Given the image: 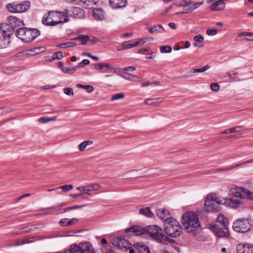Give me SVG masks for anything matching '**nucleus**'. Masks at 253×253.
Returning a JSON list of instances; mask_svg holds the SVG:
<instances>
[{
  "instance_id": "nucleus-1",
  "label": "nucleus",
  "mask_w": 253,
  "mask_h": 253,
  "mask_svg": "<svg viewBox=\"0 0 253 253\" xmlns=\"http://www.w3.org/2000/svg\"><path fill=\"white\" fill-rule=\"evenodd\" d=\"M220 204L226 205L232 208H237L240 206V202L233 198H220L215 194H210L205 200V209L207 211H217Z\"/></svg>"
},
{
  "instance_id": "nucleus-2",
  "label": "nucleus",
  "mask_w": 253,
  "mask_h": 253,
  "mask_svg": "<svg viewBox=\"0 0 253 253\" xmlns=\"http://www.w3.org/2000/svg\"><path fill=\"white\" fill-rule=\"evenodd\" d=\"M182 223L187 232L198 230L200 225L197 215L193 212H187L183 214Z\"/></svg>"
},
{
  "instance_id": "nucleus-3",
  "label": "nucleus",
  "mask_w": 253,
  "mask_h": 253,
  "mask_svg": "<svg viewBox=\"0 0 253 253\" xmlns=\"http://www.w3.org/2000/svg\"><path fill=\"white\" fill-rule=\"evenodd\" d=\"M211 230L219 237H223L229 235L227 219L223 215H219L214 225L211 226Z\"/></svg>"
},
{
  "instance_id": "nucleus-4",
  "label": "nucleus",
  "mask_w": 253,
  "mask_h": 253,
  "mask_svg": "<svg viewBox=\"0 0 253 253\" xmlns=\"http://www.w3.org/2000/svg\"><path fill=\"white\" fill-rule=\"evenodd\" d=\"M146 233H147L154 240L159 242L164 243L165 242L173 243L174 240L169 238L163 233V230L159 226L157 225H150L146 228Z\"/></svg>"
},
{
  "instance_id": "nucleus-5",
  "label": "nucleus",
  "mask_w": 253,
  "mask_h": 253,
  "mask_svg": "<svg viewBox=\"0 0 253 253\" xmlns=\"http://www.w3.org/2000/svg\"><path fill=\"white\" fill-rule=\"evenodd\" d=\"M40 34V31L36 29L21 27L16 31V36L25 42H29L34 40Z\"/></svg>"
},
{
  "instance_id": "nucleus-6",
  "label": "nucleus",
  "mask_w": 253,
  "mask_h": 253,
  "mask_svg": "<svg viewBox=\"0 0 253 253\" xmlns=\"http://www.w3.org/2000/svg\"><path fill=\"white\" fill-rule=\"evenodd\" d=\"M164 229L167 235L171 237H177L182 233V229L178 221L174 218L168 219L164 223Z\"/></svg>"
},
{
  "instance_id": "nucleus-7",
  "label": "nucleus",
  "mask_w": 253,
  "mask_h": 253,
  "mask_svg": "<svg viewBox=\"0 0 253 253\" xmlns=\"http://www.w3.org/2000/svg\"><path fill=\"white\" fill-rule=\"evenodd\" d=\"M95 253L92 245L89 243H80L79 245L73 244L65 253Z\"/></svg>"
},
{
  "instance_id": "nucleus-8",
  "label": "nucleus",
  "mask_w": 253,
  "mask_h": 253,
  "mask_svg": "<svg viewBox=\"0 0 253 253\" xmlns=\"http://www.w3.org/2000/svg\"><path fill=\"white\" fill-rule=\"evenodd\" d=\"M252 225L249 219L241 218L236 220L233 225V229L237 232L245 233L251 229Z\"/></svg>"
},
{
  "instance_id": "nucleus-9",
  "label": "nucleus",
  "mask_w": 253,
  "mask_h": 253,
  "mask_svg": "<svg viewBox=\"0 0 253 253\" xmlns=\"http://www.w3.org/2000/svg\"><path fill=\"white\" fill-rule=\"evenodd\" d=\"M30 6V2L26 0L20 3H9L6 5L8 10L12 13H22L27 10Z\"/></svg>"
},
{
  "instance_id": "nucleus-10",
  "label": "nucleus",
  "mask_w": 253,
  "mask_h": 253,
  "mask_svg": "<svg viewBox=\"0 0 253 253\" xmlns=\"http://www.w3.org/2000/svg\"><path fill=\"white\" fill-rule=\"evenodd\" d=\"M228 188L235 190V192H232V195L237 198H245L250 200H253V193L244 188L238 187L236 185L229 186Z\"/></svg>"
},
{
  "instance_id": "nucleus-11",
  "label": "nucleus",
  "mask_w": 253,
  "mask_h": 253,
  "mask_svg": "<svg viewBox=\"0 0 253 253\" xmlns=\"http://www.w3.org/2000/svg\"><path fill=\"white\" fill-rule=\"evenodd\" d=\"M112 243L115 247L123 251H127L131 246V244L122 236L115 238L112 240Z\"/></svg>"
},
{
  "instance_id": "nucleus-12",
  "label": "nucleus",
  "mask_w": 253,
  "mask_h": 253,
  "mask_svg": "<svg viewBox=\"0 0 253 253\" xmlns=\"http://www.w3.org/2000/svg\"><path fill=\"white\" fill-rule=\"evenodd\" d=\"M12 35L11 31L4 29L0 26V48L5 47L9 43V38Z\"/></svg>"
},
{
  "instance_id": "nucleus-13",
  "label": "nucleus",
  "mask_w": 253,
  "mask_h": 253,
  "mask_svg": "<svg viewBox=\"0 0 253 253\" xmlns=\"http://www.w3.org/2000/svg\"><path fill=\"white\" fill-rule=\"evenodd\" d=\"M61 15H62L63 17H65L63 21L54 20L45 14L42 19V23L47 26H55L60 23L67 22L69 21V18L67 14H61Z\"/></svg>"
},
{
  "instance_id": "nucleus-14",
  "label": "nucleus",
  "mask_w": 253,
  "mask_h": 253,
  "mask_svg": "<svg viewBox=\"0 0 253 253\" xmlns=\"http://www.w3.org/2000/svg\"><path fill=\"white\" fill-rule=\"evenodd\" d=\"M126 232L130 235L139 236L146 233V228L139 226H133L126 230Z\"/></svg>"
},
{
  "instance_id": "nucleus-15",
  "label": "nucleus",
  "mask_w": 253,
  "mask_h": 253,
  "mask_svg": "<svg viewBox=\"0 0 253 253\" xmlns=\"http://www.w3.org/2000/svg\"><path fill=\"white\" fill-rule=\"evenodd\" d=\"M101 186L97 183H91L84 186V192L82 194L84 195H90L91 192L95 190L100 189Z\"/></svg>"
},
{
  "instance_id": "nucleus-16",
  "label": "nucleus",
  "mask_w": 253,
  "mask_h": 253,
  "mask_svg": "<svg viewBox=\"0 0 253 253\" xmlns=\"http://www.w3.org/2000/svg\"><path fill=\"white\" fill-rule=\"evenodd\" d=\"M157 216L161 219L164 221V223L167 222L168 219H171L170 215L168 211L164 209H158L156 211Z\"/></svg>"
},
{
  "instance_id": "nucleus-17",
  "label": "nucleus",
  "mask_w": 253,
  "mask_h": 253,
  "mask_svg": "<svg viewBox=\"0 0 253 253\" xmlns=\"http://www.w3.org/2000/svg\"><path fill=\"white\" fill-rule=\"evenodd\" d=\"M238 253H253V246L249 244L239 245L237 247Z\"/></svg>"
},
{
  "instance_id": "nucleus-18",
  "label": "nucleus",
  "mask_w": 253,
  "mask_h": 253,
  "mask_svg": "<svg viewBox=\"0 0 253 253\" xmlns=\"http://www.w3.org/2000/svg\"><path fill=\"white\" fill-rule=\"evenodd\" d=\"M127 0H109V3L113 8L118 9L126 6Z\"/></svg>"
},
{
  "instance_id": "nucleus-19",
  "label": "nucleus",
  "mask_w": 253,
  "mask_h": 253,
  "mask_svg": "<svg viewBox=\"0 0 253 253\" xmlns=\"http://www.w3.org/2000/svg\"><path fill=\"white\" fill-rule=\"evenodd\" d=\"M225 6L223 0H218L214 2L211 6V9L212 11H219L223 10Z\"/></svg>"
},
{
  "instance_id": "nucleus-20",
  "label": "nucleus",
  "mask_w": 253,
  "mask_h": 253,
  "mask_svg": "<svg viewBox=\"0 0 253 253\" xmlns=\"http://www.w3.org/2000/svg\"><path fill=\"white\" fill-rule=\"evenodd\" d=\"M141 169H134L131 171L127 172L124 174V176L126 179L136 178L142 176L139 173V172L141 171Z\"/></svg>"
},
{
  "instance_id": "nucleus-21",
  "label": "nucleus",
  "mask_w": 253,
  "mask_h": 253,
  "mask_svg": "<svg viewBox=\"0 0 253 253\" xmlns=\"http://www.w3.org/2000/svg\"><path fill=\"white\" fill-rule=\"evenodd\" d=\"M134 247L137 249V253H150L148 247L142 243H136Z\"/></svg>"
},
{
  "instance_id": "nucleus-22",
  "label": "nucleus",
  "mask_w": 253,
  "mask_h": 253,
  "mask_svg": "<svg viewBox=\"0 0 253 253\" xmlns=\"http://www.w3.org/2000/svg\"><path fill=\"white\" fill-rule=\"evenodd\" d=\"M204 37L201 35L199 34L196 36L194 38L195 43H194V47H202L204 46Z\"/></svg>"
},
{
  "instance_id": "nucleus-23",
  "label": "nucleus",
  "mask_w": 253,
  "mask_h": 253,
  "mask_svg": "<svg viewBox=\"0 0 253 253\" xmlns=\"http://www.w3.org/2000/svg\"><path fill=\"white\" fill-rule=\"evenodd\" d=\"M104 11L100 8L94 9L93 10V16L96 20H101L104 18Z\"/></svg>"
},
{
  "instance_id": "nucleus-24",
  "label": "nucleus",
  "mask_w": 253,
  "mask_h": 253,
  "mask_svg": "<svg viewBox=\"0 0 253 253\" xmlns=\"http://www.w3.org/2000/svg\"><path fill=\"white\" fill-rule=\"evenodd\" d=\"M60 69L64 73L67 74H73L76 71V68L74 66L71 67H65L63 64L61 63H59Z\"/></svg>"
},
{
  "instance_id": "nucleus-25",
  "label": "nucleus",
  "mask_w": 253,
  "mask_h": 253,
  "mask_svg": "<svg viewBox=\"0 0 253 253\" xmlns=\"http://www.w3.org/2000/svg\"><path fill=\"white\" fill-rule=\"evenodd\" d=\"M151 33H163L164 31V28L160 25H154L148 28Z\"/></svg>"
},
{
  "instance_id": "nucleus-26",
  "label": "nucleus",
  "mask_w": 253,
  "mask_h": 253,
  "mask_svg": "<svg viewBox=\"0 0 253 253\" xmlns=\"http://www.w3.org/2000/svg\"><path fill=\"white\" fill-rule=\"evenodd\" d=\"M74 40H80L81 44L83 45L86 44L88 41L90 40V37L88 36L80 35L78 37L73 39Z\"/></svg>"
},
{
  "instance_id": "nucleus-27",
  "label": "nucleus",
  "mask_w": 253,
  "mask_h": 253,
  "mask_svg": "<svg viewBox=\"0 0 253 253\" xmlns=\"http://www.w3.org/2000/svg\"><path fill=\"white\" fill-rule=\"evenodd\" d=\"M139 213L147 217H152L154 215L149 208L140 209L139 210Z\"/></svg>"
},
{
  "instance_id": "nucleus-28",
  "label": "nucleus",
  "mask_w": 253,
  "mask_h": 253,
  "mask_svg": "<svg viewBox=\"0 0 253 253\" xmlns=\"http://www.w3.org/2000/svg\"><path fill=\"white\" fill-rule=\"evenodd\" d=\"M124 75H122V77L126 80L135 82L139 81L140 78L136 76L128 74L127 73H124Z\"/></svg>"
},
{
  "instance_id": "nucleus-29",
  "label": "nucleus",
  "mask_w": 253,
  "mask_h": 253,
  "mask_svg": "<svg viewBox=\"0 0 253 253\" xmlns=\"http://www.w3.org/2000/svg\"><path fill=\"white\" fill-rule=\"evenodd\" d=\"M253 163V158L251 159L250 160H249L248 161H244L243 162H241V163L236 164V165H235V166H234L233 167H229V168H226L225 169H220V170H221V171H222V170L228 171V170H231V169H234L235 168H237L238 167H239L240 166H242V165H246V164H249V163Z\"/></svg>"
},
{
  "instance_id": "nucleus-30",
  "label": "nucleus",
  "mask_w": 253,
  "mask_h": 253,
  "mask_svg": "<svg viewBox=\"0 0 253 253\" xmlns=\"http://www.w3.org/2000/svg\"><path fill=\"white\" fill-rule=\"evenodd\" d=\"M242 126H236L235 127L226 129L222 132V134H228L230 133H235L241 132Z\"/></svg>"
},
{
  "instance_id": "nucleus-31",
  "label": "nucleus",
  "mask_w": 253,
  "mask_h": 253,
  "mask_svg": "<svg viewBox=\"0 0 253 253\" xmlns=\"http://www.w3.org/2000/svg\"><path fill=\"white\" fill-rule=\"evenodd\" d=\"M56 119V116L52 117H41L38 119V121L39 123L42 124L46 123L48 122L54 121Z\"/></svg>"
},
{
  "instance_id": "nucleus-32",
  "label": "nucleus",
  "mask_w": 253,
  "mask_h": 253,
  "mask_svg": "<svg viewBox=\"0 0 253 253\" xmlns=\"http://www.w3.org/2000/svg\"><path fill=\"white\" fill-rule=\"evenodd\" d=\"M74 17H79L83 15V11L80 7H73L71 10Z\"/></svg>"
},
{
  "instance_id": "nucleus-33",
  "label": "nucleus",
  "mask_w": 253,
  "mask_h": 253,
  "mask_svg": "<svg viewBox=\"0 0 253 253\" xmlns=\"http://www.w3.org/2000/svg\"><path fill=\"white\" fill-rule=\"evenodd\" d=\"M61 14L65 13L60 12H58L57 11H49L47 15L50 17L52 18L53 19L56 20V18H57V17H58V15L60 16V17H61L62 16L61 15Z\"/></svg>"
},
{
  "instance_id": "nucleus-34",
  "label": "nucleus",
  "mask_w": 253,
  "mask_h": 253,
  "mask_svg": "<svg viewBox=\"0 0 253 253\" xmlns=\"http://www.w3.org/2000/svg\"><path fill=\"white\" fill-rule=\"evenodd\" d=\"M76 45H77V43L76 42H65V43H63L62 44H60L58 45L57 46L58 47L64 48L70 47V46H75Z\"/></svg>"
},
{
  "instance_id": "nucleus-35",
  "label": "nucleus",
  "mask_w": 253,
  "mask_h": 253,
  "mask_svg": "<svg viewBox=\"0 0 253 253\" xmlns=\"http://www.w3.org/2000/svg\"><path fill=\"white\" fill-rule=\"evenodd\" d=\"M210 68V66L207 65H206L204 68H203L202 69H193L190 72L191 73H198L204 72L206 71L209 69Z\"/></svg>"
},
{
  "instance_id": "nucleus-36",
  "label": "nucleus",
  "mask_w": 253,
  "mask_h": 253,
  "mask_svg": "<svg viewBox=\"0 0 253 253\" xmlns=\"http://www.w3.org/2000/svg\"><path fill=\"white\" fill-rule=\"evenodd\" d=\"M172 51V48L169 45L162 46L160 47V51L163 53H170Z\"/></svg>"
},
{
  "instance_id": "nucleus-37",
  "label": "nucleus",
  "mask_w": 253,
  "mask_h": 253,
  "mask_svg": "<svg viewBox=\"0 0 253 253\" xmlns=\"http://www.w3.org/2000/svg\"><path fill=\"white\" fill-rule=\"evenodd\" d=\"M242 36H248V37H249V38H253V33H250V32H242L237 37V40H241Z\"/></svg>"
},
{
  "instance_id": "nucleus-38",
  "label": "nucleus",
  "mask_w": 253,
  "mask_h": 253,
  "mask_svg": "<svg viewBox=\"0 0 253 253\" xmlns=\"http://www.w3.org/2000/svg\"><path fill=\"white\" fill-rule=\"evenodd\" d=\"M135 45V42L134 43H131L130 41H127L126 42L123 43V47L125 48L126 49L130 48H132L133 47H135L136 45Z\"/></svg>"
},
{
  "instance_id": "nucleus-39",
  "label": "nucleus",
  "mask_w": 253,
  "mask_h": 253,
  "mask_svg": "<svg viewBox=\"0 0 253 253\" xmlns=\"http://www.w3.org/2000/svg\"><path fill=\"white\" fill-rule=\"evenodd\" d=\"M42 48V47H36L33 49L29 50V54L31 55H35L40 53L41 52H42V50H41V49Z\"/></svg>"
},
{
  "instance_id": "nucleus-40",
  "label": "nucleus",
  "mask_w": 253,
  "mask_h": 253,
  "mask_svg": "<svg viewBox=\"0 0 253 253\" xmlns=\"http://www.w3.org/2000/svg\"><path fill=\"white\" fill-rule=\"evenodd\" d=\"M124 97H125V94L124 93H117V94H114L112 96V97L111 98V100L112 101H113L119 99L124 98Z\"/></svg>"
},
{
  "instance_id": "nucleus-41",
  "label": "nucleus",
  "mask_w": 253,
  "mask_h": 253,
  "mask_svg": "<svg viewBox=\"0 0 253 253\" xmlns=\"http://www.w3.org/2000/svg\"><path fill=\"white\" fill-rule=\"evenodd\" d=\"M73 188L72 185H64L58 187L57 189H61L63 191L66 192L72 190Z\"/></svg>"
},
{
  "instance_id": "nucleus-42",
  "label": "nucleus",
  "mask_w": 253,
  "mask_h": 253,
  "mask_svg": "<svg viewBox=\"0 0 253 253\" xmlns=\"http://www.w3.org/2000/svg\"><path fill=\"white\" fill-rule=\"evenodd\" d=\"M64 93L69 96H73L74 95V91L73 89L71 87H65L64 88Z\"/></svg>"
},
{
  "instance_id": "nucleus-43",
  "label": "nucleus",
  "mask_w": 253,
  "mask_h": 253,
  "mask_svg": "<svg viewBox=\"0 0 253 253\" xmlns=\"http://www.w3.org/2000/svg\"><path fill=\"white\" fill-rule=\"evenodd\" d=\"M145 103L146 104L149 105H155L158 104V103H157L156 98H154V99L148 98L145 100Z\"/></svg>"
},
{
  "instance_id": "nucleus-44",
  "label": "nucleus",
  "mask_w": 253,
  "mask_h": 253,
  "mask_svg": "<svg viewBox=\"0 0 253 253\" xmlns=\"http://www.w3.org/2000/svg\"><path fill=\"white\" fill-rule=\"evenodd\" d=\"M211 89L215 92H217L219 89V85L217 83H212L210 85Z\"/></svg>"
},
{
  "instance_id": "nucleus-45",
  "label": "nucleus",
  "mask_w": 253,
  "mask_h": 253,
  "mask_svg": "<svg viewBox=\"0 0 253 253\" xmlns=\"http://www.w3.org/2000/svg\"><path fill=\"white\" fill-rule=\"evenodd\" d=\"M68 219L63 218L59 221V224L61 226L65 227L70 226V224L68 223Z\"/></svg>"
},
{
  "instance_id": "nucleus-46",
  "label": "nucleus",
  "mask_w": 253,
  "mask_h": 253,
  "mask_svg": "<svg viewBox=\"0 0 253 253\" xmlns=\"http://www.w3.org/2000/svg\"><path fill=\"white\" fill-rule=\"evenodd\" d=\"M13 68H14V67H11L6 68L4 69L3 72L5 73V74H7L8 75L12 74L13 73H14V72H15L17 70H14Z\"/></svg>"
},
{
  "instance_id": "nucleus-47",
  "label": "nucleus",
  "mask_w": 253,
  "mask_h": 253,
  "mask_svg": "<svg viewBox=\"0 0 253 253\" xmlns=\"http://www.w3.org/2000/svg\"><path fill=\"white\" fill-rule=\"evenodd\" d=\"M108 67V66L105 65V63H98L97 64H95V65L94 66V68L97 70H101L103 68V67Z\"/></svg>"
},
{
  "instance_id": "nucleus-48",
  "label": "nucleus",
  "mask_w": 253,
  "mask_h": 253,
  "mask_svg": "<svg viewBox=\"0 0 253 253\" xmlns=\"http://www.w3.org/2000/svg\"><path fill=\"white\" fill-rule=\"evenodd\" d=\"M62 57V53L61 51L56 52L53 54V58L54 59H61Z\"/></svg>"
},
{
  "instance_id": "nucleus-49",
  "label": "nucleus",
  "mask_w": 253,
  "mask_h": 253,
  "mask_svg": "<svg viewBox=\"0 0 253 253\" xmlns=\"http://www.w3.org/2000/svg\"><path fill=\"white\" fill-rule=\"evenodd\" d=\"M85 6H89L93 3L92 0H80Z\"/></svg>"
},
{
  "instance_id": "nucleus-50",
  "label": "nucleus",
  "mask_w": 253,
  "mask_h": 253,
  "mask_svg": "<svg viewBox=\"0 0 253 253\" xmlns=\"http://www.w3.org/2000/svg\"><path fill=\"white\" fill-rule=\"evenodd\" d=\"M89 60L88 59H84L81 62H80L78 67L79 68H83L84 65H87L89 64Z\"/></svg>"
},
{
  "instance_id": "nucleus-51",
  "label": "nucleus",
  "mask_w": 253,
  "mask_h": 253,
  "mask_svg": "<svg viewBox=\"0 0 253 253\" xmlns=\"http://www.w3.org/2000/svg\"><path fill=\"white\" fill-rule=\"evenodd\" d=\"M203 4V2H200V3H195L193 5H190L188 9H187V11H192L194 9H196L198 5H200L201 4Z\"/></svg>"
},
{
  "instance_id": "nucleus-52",
  "label": "nucleus",
  "mask_w": 253,
  "mask_h": 253,
  "mask_svg": "<svg viewBox=\"0 0 253 253\" xmlns=\"http://www.w3.org/2000/svg\"><path fill=\"white\" fill-rule=\"evenodd\" d=\"M217 30L216 29H209L207 31V34L209 36H214L217 34Z\"/></svg>"
},
{
  "instance_id": "nucleus-53",
  "label": "nucleus",
  "mask_w": 253,
  "mask_h": 253,
  "mask_svg": "<svg viewBox=\"0 0 253 253\" xmlns=\"http://www.w3.org/2000/svg\"><path fill=\"white\" fill-rule=\"evenodd\" d=\"M190 0H181L179 3H177V5L179 6H186L190 3Z\"/></svg>"
},
{
  "instance_id": "nucleus-54",
  "label": "nucleus",
  "mask_w": 253,
  "mask_h": 253,
  "mask_svg": "<svg viewBox=\"0 0 253 253\" xmlns=\"http://www.w3.org/2000/svg\"><path fill=\"white\" fill-rule=\"evenodd\" d=\"M86 147V145L84 141L82 142L80 144L78 145V149L81 151H84L85 148Z\"/></svg>"
},
{
  "instance_id": "nucleus-55",
  "label": "nucleus",
  "mask_w": 253,
  "mask_h": 253,
  "mask_svg": "<svg viewBox=\"0 0 253 253\" xmlns=\"http://www.w3.org/2000/svg\"><path fill=\"white\" fill-rule=\"evenodd\" d=\"M84 89H85L87 92L90 93L93 91L94 87L93 86L90 85H85Z\"/></svg>"
},
{
  "instance_id": "nucleus-56",
  "label": "nucleus",
  "mask_w": 253,
  "mask_h": 253,
  "mask_svg": "<svg viewBox=\"0 0 253 253\" xmlns=\"http://www.w3.org/2000/svg\"><path fill=\"white\" fill-rule=\"evenodd\" d=\"M136 70V68L134 66H129L127 67H126L123 69V71L126 72L128 71H135Z\"/></svg>"
},
{
  "instance_id": "nucleus-57",
  "label": "nucleus",
  "mask_w": 253,
  "mask_h": 253,
  "mask_svg": "<svg viewBox=\"0 0 253 253\" xmlns=\"http://www.w3.org/2000/svg\"><path fill=\"white\" fill-rule=\"evenodd\" d=\"M105 65H108V67H105V68H107V70H105L103 71V72H110L111 73V71H113L115 68L111 67L110 64H105Z\"/></svg>"
},
{
  "instance_id": "nucleus-58",
  "label": "nucleus",
  "mask_w": 253,
  "mask_h": 253,
  "mask_svg": "<svg viewBox=\"0 0 253 253\" xmlns=\"http://www.w3.org/2000/svg\"><path fill=\"white\" fill-rule=\"evenodd\" d=\"M78 221H79V219L78 218H72L71 219L68 220V223L70 224V225H71L72 224L77 223L78 222Z\"/></svg>"
},
{
  "instance_id": "nucleus-59",
  "label": "nucleus",
  "mask_w": 253,
  "mask_h": 253,
  "mask_svg": "<svg viewBox=\"0 0 253 253\" xmlns=\"http://www.w3.org/2000/svg\"><path fill=\"white\" fill-rule=\"evenodd\" d=\"M123 71V69L118 68V69H115L113 71H111V73H116L120 76H122V75H123L121 73V71Z\"/></svg>"
},
{
  "instance_id": "nucleus-60",
  "label": "nucleus",
  "mask_w": 253,
  "mask_h": 253,
  "mask_svg": "<svg viewBox=\"0 0 253 253\" xmlns=\"http://www.w3.org/2000/svg\"><path fill=\"white\" fill-rule=\"evenodd\" d=\"M145 42H146V41L144 39H141L139 40L138 41L135 42L134 45H136V46H137V45H138L139 44H144V43H145Z\"/></svg>"
},
{
  "instance_id": "nucleus-61",
  "label": "nucleus",
  "mask_w": 253,
  "mask_h": 253,
  "mask_svg": "<svg viewBox=\"0 0 253 253\" xmlns=\"http://www.w3.org/2000/svg\"><path fill=\"white\" fill-rule=\"evenodd\" d=\"M52 209H53V207H50V208H47V209H42V211L43 213H44V214H50V212H48V211L50 210H51Z\"/></svg>"
},
{
  "instance_id": "nucleus-62",
  "label": "nucleus",
  "mask_w": 253,
  "mask_h": 253,
  "mask_svg": "<svg viewBox=\"0 0 253 253\" xmlns=\"http://www.w3.org/2000/svg\"><path fill=\"white\" fill-rule=\"evenodd\" d=\"M88 57L92 59L93 60L95 61H97L99 60V57L95 56H92L90 54H88Z\"/></svg>"
},
{
  "instance_id": "nucleus-63",
  "label": "nucleus",
  "mask_w": 253,
  "mask_h": 253,
  "mask_svg": "<svg viewBox=\"0 0 253 253\" xmlns=\"http://www.w3.org/2000/svg\"><path fill=\"white\" fill-rule=\"evenodd\" d=\"M169 26L172 29H175L176 28V25L174 23L170 22L169 23Z\"/></svg>"
},
{
  "instance_id": "nucleus-64",
  "label": "nucleus",
  "mask_w": 253,
  "mask_h": 253,
  "mask_svg": "<svg viewBox=\"0 0 253 253\" xmlns=\"http://www.w3.org/2000/svg\"><path fill=\"white\" fill-rule=\"evenodd\" d=\"M31 195L30 194H24V195H22L21 196L19 197L18 198V200H20L21 199H23V198H25V197H28V196H30Z\"/></svg>"
}]
</instances>
